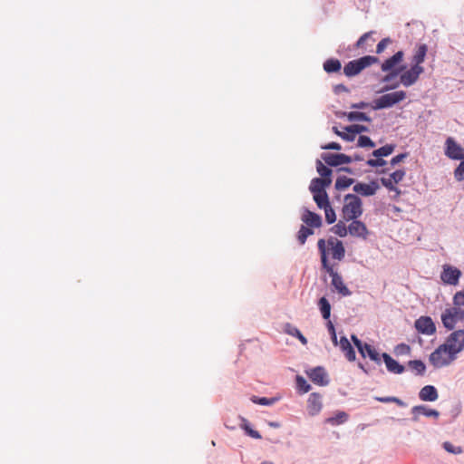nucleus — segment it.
<instances>
[{"instance_id":"obj_1","label":"nucleus","mask_w":464,"mask_h":464,"mask_svg":"<svg viewBox=\"0 0 464 464\" xmlns=\"http://www.w3.org/2000/svg\"><path fill=\"white\" fill-rule=\"evenodd\" d=\"M317 246L321 256L322 267L331 276V285L334 290L343 296L351 295L352 292L344 284L342 276L334 268V266L330 264L328 260V252L327 247H325V240L323 238L319 239Z\"/></svg>"},{"instance_id":"obj_2","label":"nucleus","mask_w":464,"mask_h":464,"mask_svg":"<svg viewBox=\"0 0 464 464\" xmlns=\"http://www.w3.org/2000/svg\"><path fill=\"white\" fill-rule=\"evenodd\" d=\"M362 202L358 196L348 194L344 197V204L342 208L343 220L350 221L357 219L362 215Z\"/></svg>"},{"instance_id":"obj_3","label":"nucleus","mask_w":464,"mask_h":464,"mask_svg":"<svg viewBox=\"0 0 464 464\" xmlns=\"http://www.w3.org/2000/svg\"><path fill=\"white\" fill-rule=\"evenodd\" d=\"M377 63H379V59L377 57L366 55L347 63L343 67V73L347 77H353L359 74L365 68Z\"/></svg>"},{"instance_id":"obj_4","label":"nucleus","mask_w":464,"mask_h":464,"mask_svg":"<svg viewBox=\"0 0 464 464\" xmlns=\"http://www.w3.org/2000/svg\"><path fill=\"white\" fill-rule=\"evenodd\" d=\"M457 356L442 343L430 355V362L435 368H441L452 362Z\"/></svg>"},{"instance_id":"obj_5","label":"nucleus","mask_w":464,"mask_h":464,"mask_svg":"<svg viewBox=\"0 0 464 464\" xmlns=\"http://www.w3.org/2000/svg\"><path fill=\"white\" fill-rule=\"evenodd\" d=\"M406 98V92L404 91H397L390 93H386L375 100L373 109H384L390 108L396 103L401 102Z\"/></svg>"},{"instance_id":"obj_6","label":"nucleus","mask_w":464,"mask_h":464,"mask_svg":"<svg viewBox=\"0 0 464 464\" xmlns=\"http://www.w3.org/2000/svg\"><path fill=\"white\" fill-rule=\"evenodd\" d=\"M444 344L453 354L457 356L458 353L464 350V330L452 332L447 337Z\"/></svg>"},{"instance_id":"obj_7","label":"nucleus","mask_w":464,"mask_h":464,"mask_svg":"<svg viewBox=\"0 0 464 464\" xmlns=\"http://www.w3.org/2000/svg\"><path fill=\"white\" fill-rule=\"evenodd\" d=\"M352 340L363 358L368 356L377 364H381L382 357L373 346L368 343H362L355 335H352Z\"/></svg>"},{"instance_id":"obj_8","label":"nucleus","mask_w":464,"mask_h":464,"mask_svg":"<svg viewBox=\"0 0 464 464\" xmlns=\"http://www.w3.org/2000/svg\"><path fill=\"white\" fill-rule=\"evenodd\" d=\"M464 320V314L455 306L446 308L441 314V322L445 328L453 330L458 322Z\"/></svg>"},{"instance_id":"obj_9","label":"nucleus","mask_w":464,"mask_h":464,"mask_svg":"<svg viewBox=\"0 0 464 464\" xmlns=\"http://www.w3.org/2000/svg\"><path fill=\"white\" fill-rule=\"evenodd\" d=\"M461 276V271L450 265H443L440 279L443 283L450 285H457Z\"/></svg>"},{"instance_id":"obj_10","label":"nucleus","mask_w":464,"mask_h":464,"mask_svg":"<svg viewBox=\"0 0 464 464\" xmlns=\"http://www.w3.org/2000/svg\"><path fill=\"white\" fill-rule=\"evenodd\" d=\"M424 72V68L422 66H411V68L408 71H405L402 72L400 76V82L401 83L405 86L409 87L414 84L420 75Z\"/></svg>"},{"instance_id":"obj_11","label":"nucleus","mask_w":464,"mask_h":464,"mask_svg":"<svg viewBox=\"0 0 464 464\" xmlns=\"http://www.w3.org/2000/svg\"><path fill=\"white\" fill-rule=\"evenodd\" d=\"M328 247L332 257L335 260L342 261L345 256V248L341 240L331 237L325 241V247Z\"/></svg>"},{"instance_id":"obj_12","label":"nucleus","mask_w":464,"mask_h":464,"mask_svg":"<svg viewBox=\"0 0 464 464\" xmlns=\"http://www.w3.org/2000/svg\"><path fill=\"white\" fill-rule=\"evenodd\" d=\"M445 145V154L447 157L452 160H464V150L453 138L449 137L446 140Z\"/></svg>"},{"instance_id":"obj_13","label":"nucleus","mask_w":464,"mask_h":464,"mask_svg":"<svg viewBox=\"0 0 464 464\" xmlns=\"http://www.w3.org/2000/svg\"><path fill=\"white\" fill-rule=\"evenodd\" d=\"M416 330L426 335H431L436 332V325L430 316H420L415 321Z\"/></svg>"},{"instance_id":"obj_14","label":"nucleus","mask_w":464,"mask_h":464,"mask_svg":"<svg viewBox=\"0 0 464 464\" xmlns=\"http://www.w3.org/2000/svg\"><path fill=\"white\" fill-rule=\"evenodd\" d=\"M322 159L325 161V163L329 166L336 167L343 164H348L353 161V158L351 156L339 153H324L322 154Z\"/></svg>"},{"instance_id":"obj_15","label":"nucleus","mask_w":464,"mask_h":464,"mask_svg":"<svg viewBox=\"0 0 464 464\" xmlns=\"http://www.w3.org/2000/svg\"><path fill=\"white\" fill-rule=\"evenodd\" d=\"M350 221L351 223L348 226V233L352 237L366 239L369 235V230L366 225L358 219H353Z\"/></svg>"},{"instance_id":"obj_16","label":"nucleus","mask_w":464,"mask_h":464,"mask_svg":"<svg viewBox=\"0 0 464 464\" xmlns=\"http://www.w3.org/2000/svg\"><path fill=\"white\" fill-rule=\"evenodd\" d=\"M380 186L377 181L373 180L370 183H357L353 186V191L364 197L372 196L379 189Z\"/></svg>"},{"instance_id":"obj_17","label":"nucleus","mask_w":464,"mask_h":464,"mask_svg":"<svg viewBox=\"0 0 464 464\" xmlns=\"http://www.w3.org/2000/svg\"><path fill=\"white\" fill-rule=\"evenodd\" d=\"M322 397L319 393L314 392L310 394L307 401V411L310 415L314 416L322 410Z\"/></svg>"},{"instance_id":"obj_18","label":"nucleus","mask_w":464,"mask_h":464,"mask_svg":"<svg viewBox=\"0 0 464 464\" xmlns=\"http://www.w3.org/2000/svg\"><path fill=\"white\" fill-rule=\"evenodd\" d=\"M411 413L413 415V420H415V421H417L419 420L420 415H424L427 417H434V418H438L440 415L438 411L430 409L425 405L414 406L411 409Z\"/></svg>"},{"instance_id":"obj_19","label":"nucleus","mask_w":464,"mask_h":464,"mask_svg":"<svg viewBox=\"0 0 464 464\" xmlns=\"http://www.w3.org/2000/svg\"><path fill=\"white\" fill-rule=\"evenodd\" d=\"M302 221L310 227H320L322 226L321 217L308 209L304 210L302 216Z\"/></svg>"},{"instance_id":"obj_20","label":"nucleus","mask_w":464,"mask_h":464,"mask_svg":"<svg viewBox=\"0 0 464 464\" xmlns=\"http://www.w3.org/2000/svg\"><path fill=\"white\" fill-rule=\"evenodd\" d=\"M311 381L319 385H326L328 381L326 380V372L323 367H316L307 372Z\"/></svg>"},{"instance_id":"obj_21","label":"nucleus","mask_w":464,"mask_h":464,"mask_svg":"<svg viewBox=\"0 0 464 464\" xmlns=\"http://www.w3.org/2000/svg\"><path fill=\"white\" fill-rule=\"evenodd\" d=\"M382 357L385 362L386 368L389 372L401 374L404 372V366L400 364L397 361L392 358L388 353H383Z\"/></svg>"},{"instance_id":"obj_22","label":"nucleus","mask_w":464,"mask_h":464,"mask_svg":"<svg viewBox=\"0 0 464 464\" xmlns=\"http://www.w3.org/2000/svg\"><path fill=\"white\" fill-rule=\"evenodd\" d=\"M404 53L402 51H399L394 53L392 57L385 60L382 64V72H390L395 69L396 65L400 63L403 59Z\"/></svg>"},{"instance_id":"obj_23","label":"nucleus","mask_w":464,"mask_h":464,"mask_svg":"<svg viewBox=\"0 0 464 464\" xmlns=\"http://www.w3.org/2000/svg\"><path fill=\"white\" fill-rule=\"evenodd\" d=\"M419 397L423 401H435L438 397L437 389L433 385H426L420 389Z\"/></svg>"},{"instance_id":"obj_24","label":"nucleus","mask_w":464,"mask_h":464,"mask_svg":"<svg viewBox=\"0 0 464 464\" xmlns=\"http://www.w3.org/2000/svg\"><path fill=\"white\" fill-rule=\"evenodd\" d=\"M332 183V179H323L320 178H314L312 179L309 189L312 194L322 193L325 191V188Z\"/></svg>"},{"instance_id":"obj_25","label":"nucleus","mask_w":464,"mask_h":464,"mask_svg":"<svg viewBox=\"0 0 464 464\" xmlns=\"http://www.w3.org/2000/svg\"><path fill=\"white\" fill-rule=\"evenodd\" d=\"M340 347L348 361L353 362L355 360V352L346 337L343 336L341 338Z\"/></svg>"},{"instance_id":"obj_26","label":"nucleus","mask_w":464,"mask_h":464,"mask_svg":"<svg viewBox=\"0 0 464 464\" xmlns=\"http://www.w3.org/2000/svg\"><path fill=\"white\" fill-rule=\"evenodd\" d=\"M428 47L426 44H419L412 56L413 66H421L420 64L424 62L427 54Z\"/></svg>"},{"instance_id":"obj_27","label":"nucleus","mask_w":464,"mask_h":464,"mask_svg":"<svg viewBox=\"0 0 464 464\" xmlns=\"http://www.w3.org/2000/svg\"><path fill=\"white\" fill-rule=\"evenodd\" d=\"M347 420L348 414L346 412L338 411L334 416L327 418L325 422L332 426H337L346 422Z\"/></svg>"},{"instance_id":"obj_28","label":"nucleus","mask_w":464,"mask_h":464,"mask_svg":"<svg viewBox=\"0 0 464 464\" xmlns=\"http://www.w3.org/2000/svg\"><path fill=\"white\" fill-rule=\"evenodd\" d=\"M342 64L338 59H328L324 63V70L328 72H337L341 70Z\"/></svg>"},{"instance_id":"obj_29","label":"nucleus","mask_w":464,"mask_h":464,"mask_svg":"<svg viewBox=\"0 0 464 464\" xmlns=\"http://www.w3.org/2000/svg\"><path fill=\"white\" fill-rule=\"evenodd\" d=\"M318 305L324 319L328 320L331 315V304L328 300L324 296L318 301Z\"/></svg>"},{"instance_id":"obj_30","label":"nucleus","mask_w":464,"mask_h":464,"mask_svg":"<svg viewBox=\"0 0 464 464\" xmlns=\"http://www.w3.org/2000/svg\"><path fill=\"white\" fill-rule=\"evenodd\" d=\"M345 220H339L337 224H335L332 228V232L335 235L344 237L348 233V227L345 225Z\"/></svg>"},{"instance_id":"obj_31","label":"nucleus","mask_w":464,"mask_h":464,"mask_svg":"<svg viewBox=\"0 0 464 464\" xmlns=\"http://www.w3.org/2000/svg\"><path fill=\"white\" fill-rule=\"evenodd\" d=\"M313 198L319 208H324L326 205L330 204L326 191L313 194Z\"/></svg>"},{"instance_id":"obj_32","label":"nucleus","mask_w":464,"mask_h":464,"mask_svg":"<svg viewBox=\"0 0 464 464\" xmlns=\"http://www.w3.org/2000/svg\"><path fill=\"white\" fill-rule=\"evenodd\" d=\"M394 150V145L387 144L382 146L372 152V156L375 158L387 157L391 155Z\"/></svg>"},{"instance_id":"obj_33","label":"nucleus","mask_w":464,"mask_h":464,"mask_svg":"<svg viewBox=\"0 0 464 464\" xmlns=\"http://www.w3.org/2000/svg\"><path fill=\"white\" fill-rule=\"evenodd\" d=\"M313 227L302 226L298 231L297 239L300 245H304L307 237L314 234Z\"/></svg>"},{"instance_id":"obj_34","label":"nucleus","mask_w":464,"mask_h":464,"mask_svg":"<svg viewBox=\"0 0 464 464\" xmlns=\"http://www.w3.org/2000/svg\"><path fill=\"white\" fill-rule=\"evenodd\" d=\"M453 306L464 314V289L457 292L453 296Z\"/></svg>"},{"instance_id":"obj_35","label":"nucleus","mask_w":464,"mask_h":464,"mask_svg":"<svg viewBox=\"0 0 464 464\" xmlns=\"http://www.w3.org/2000/svg\"><path fill=\"white\" fill-rule=\"evenodd\" d=\"M346 117L350 121H371L370 117L360 111H350L346 114Z\"/></svg>"},{"instance_id":"obj_36","label":"nucleus","mask_w":464,"mask_h":464,"mask_svg":"<svg viewBox=\"0 0 464 464\" xmlns=\"http://www.w3.org/2000/svg\"><path fill=\"white\" fill-rule=\"evenodd\" d=\"M316 170L323 179H332V169L324 166L321 160L316 161Z\"/></svg>"},{"instance_id":"obj_37","label":"nucleus","mask_w":464,"mask_h":464,"mask_svg":"<svg viewBox=\"0 0 464 464\" xmlns=\"http://www.w3.org/2000/svg\"><path fill=\"white\" fill-rule=\"evenodd\" d=\"M353 183V179L346 176H341L335 181V188L338 190H343L349 188Z\"/></svg>"},{"instance_id":"obj_38","label":"nucleus","mask_w":464,"mask_h":464,"mask_svg":"<svg viewBox=\"0 0 464 464\" xmlns=\"http://www.w3.org/2000/svg\"><path fill=\"white\" fill-rule=\"evenodd\" d=\"M409 367L415 371L417 374L422 375L425 372L426 366L420 360H413L409 362Z\"/></svg>"},{"instance_id":"obj_39","label":"nucleus","mask_w":464,"mask_h":464,"mask_svg":"<svg viewBox=\"0 0 464 464\" xmlns=\"http://www.w3.org/2000/svg\"><path fill=\"white\" fill-rule=\"evenodd\" d=\"M296 386L297 389L303 393L308 392L311 389V386L307 383L306 380L299 375L296 376Z\"/></svg>"},{"instance_id":"obj_40","label":"nucleus","mask_w":464,"mask_h":464,"mask_svg":"<svg viewBox=\"0 0 464 464\" xmlns=\"http://www.w3.org/2000/svg\"><path fill=\"white\" fill-rule=\"evenodd\" d=\"M323 209L324 210L326 222L328 224L334 223L336 220V215L331 205H326V207H324Z\"/></svg>"},{"instance_id":"obj_41","label":"nucleus","mask_w":464,"mask_h":464,"mask_svg":"<svg viewBox=\"0 0 464 464\" xmlns=\"http://www.w3.org/2000/svg\"><path fill=\"white\" fill-rule=\"evenodd\" d=\"M344 130L348 132H353L354 138L356 137V134L368 131V128L366 126L360 124L347 126L344 128Z\"/></svg>"},{"instance_id":"obj_42","label":"nucleus","mask_w":464,"mask_h":464,"mask_svg":"<svg viewBox=\"0 0 464 464\" xmlns=\"http://www.w3.org/2000/svg\"><path fill=\"white\" fill-rule=\"evenodd\" d=\"M375 400L378 401H381V402H384V403L394 402V403H396L400 407H405L406 406L404 401H402L401 399H399L397 397H393V396H391V397H375Z\"/></svg>"},{"instance_id":"obj_43","label":"nucleus","mask_w":464,"mask_h":464,"mask_svg":"<svg viewBox=\"0 0 464 464\" xmlns=\"http://www.w3.org/2000/svg\"><path fill=\"white\" fill-rule=\"evenodd\" d=\"M242 428L245 430L246 433L254 438V439H261V435L257 430H253L249 424L246 422V420H244V424L242 425Z\"/></svg>"},{"instance_id":"obj_44","label":"nucleus","mask_w":464,"mask_h":464,"mask_svg":"<svg viewBox=\"0 0 464 464\" xmlns=\"http://www.w3.org/2000/svg\"><path fill=\"white\" fill-rule=\"evenodd\" d=\"M358 146L362 148H373L375 143L368 136H360L358 139Z\"/></svg>"},{"instance_id":"obj_45","label":"nucleus","mask_w":464,"mask_h":464,"mask_svg":"<svg viewBox=\"0 0 464 464\" xmlns=\"http://www.w3.org/2000/svg\"><path fill=\"white\" fill-rule=\"evenodd\" d=\"M443 449L446 451H448L450 453H453V454H460V453H462L461 447L454 446L452 443H450L449 441H445L443 443Z\"/></svg>"},{"instance_id":"obj_46","label":"nucleus","mask_w":464,"mask_h":464,"mask_svg":"<svg viewBox=\"0 0 464 464\" xmlns=\"http://www.w3.org/2000/svg\"><path fill=\"white\" fill-rule=\"evenodd\" d=\"M252 401H253V402L260 404V405H272L276 402V398H266V397L258 398V397L254 396Z\"/></svg>"},{"instance_id":"obj_47","label":"nucleus","mask_w":464,"mask_h":464,"mask_svg":"<svg viewBox=\"0 0 464 464\" xmlns=\"http://www.w3.org/2000/svg\"><path fill=\"white\" fill-rule=\"evenodd\" d=\"M460 160L461 162L454 170V177L458 181H461L464 179V159Z\"/></svg>"},{"instance_id":"obj_48","label":"nucleus","mask_w":464,"mask_h":464,"mask_svg":"<svg viewBox=\"0 0 464 464\" xmlns=\"http://www.w3.org/2000/svg\"><path fill=\"white\" fill-rule=\"evenodd\" d=\"M381 182L389 190L399 192L398 188L394 186L395 182H393V180L390 177L389 178H382Z\"/></svg>"},{"instance_id":"obj_49","label":"nucleus","mask_w":464,"mask_h":464,"mask_svg":"<svg viewBox=\"0 0 464 464\" xmlns=\"http://www.w3.org/2000/svg\"><path fill=\"white\" fill-rule=\"evenodd\" d=\"M404 176H405V171L402 169H398V170L392 172L390 175V178L393 180V182H395V184H397L403 179Z\"/></svg>"},{"instance_id":"obj_50","label":"nucleus","mask_w":464,"mask_h":464,"mask_svg":"<svg viewBox=\"0 0 464 464\" xmlns=\"http://www.w3.org/2000/svg\"><path fill=\"white\" fill-rule=\"evenodd\" d=\"M392 43V40L390 38H383L382 41L379 42L376 47V53H382L385 48Z\"/></svg>"},{"instance_id":"obj_51","label":"nucleus","mask_w":464,"mask_h":464,"mask_svg":"<svg viewBox=\"0 0 464 464\" xmlns=\"http://www.w3.org/2000/svg\"><path fill=\"white\" fill-rule=\"evenodd\" d=\"M366 164L371 167H382L386 164V161L382 158H376L368 160Z\"/></svg>"},{"instance_id":"obj_52","label":"nucleus","mask_w":464,"mask_h":464,"mask_svg":"<svg viewBox=\"0 0 464 464\" xmlns=\"http://www.w3.org/2000/svg\"><path fill=\"white\" fill-rule=\"evenodd\" d=\"M411 351V348L408 344L401 343L396 346L395 352L397 354H408Z\"/></svg>"},{"instance_id":"obj_53","label":"nucleus","mask_w":464,"mask_h":464,"mask_svg":"<svg viewBox=\"0 0 464 464\" xmlns=\"http://www.w3.org/2000/svg\"><path fill=\"white\" fill-rule=\"evenodd\" d=\"M289 334L293 336L297 337L303 344L307 343L306 338L302 334V333L297 328H293V330L290 331Z\"/></svg>"},{"instance_id":"obj_54","label":"nucleus","mask_w":464,"mask_h":464,"mask_svg":"<svg viewBox=\"0 0 464 464\" xmlns=\"http://www.w3.org/2000/svg\"><path fill=\"white\" fill-rule=\"evenodd\" d=\"M327 329L331 334L333 343L334 344H337V336H336V333H335V328L331 321L327 322Z\"/></svg>"},{"instance_id":"obj_55","label":"nucleus","mask_w":464,"mask_h":464,"mask_svg":"<svg viewBox=\"0 0 464 464\" xmlns=\"http://www.w3.org/2000/svg\"><path fill=\"white\" fill-rule=\"evenodd\" d=\"M372 34V32H368V33H365L364 34H362L359 40L357 41L356 43V47L357 48H362L363 47V44L364 43L367 41V39H369L371 37V34Z\"/></svg>"},{"instance_id":"obj_56","label":"nucleus","mask_w":464,"mask_h":464,"mask_svg":"<svg viewBox=\"0 0 464 464\" xmlns=\"http://www.w3.org/2000/svg\"><path fill=\"white\" fill-rule=\"evenodd\" d=\"M321 149L323 150H340L342 149L341 145L337 142H330L325 145H322Z\"/></svg>"},{"instance_id":"obj_57","label":"nucleus","mask_w":464,"mask_h":464,"mask_svg":"<svg viewBox=\"0 0 464 464\" xmlns=\"http://www.w3.org/2000/svg\"><path fill=\"white\" fill-rule=\"evenodd\" d=\"M407 157V154L406 153H401V154H399L395 157H393L392 160H391V165L392 166H395L397 165L398 163H400L401 161H402L405 158Z\"/></svg>"},{"instance_id":"obj_58","label":"nucleus","mask_w":464,"mask_h":464,"mask_svg":"<svg viewBox=\"0 0 464 464\" xmlns=\"http://www.w3.org/2000/svg\"><path fill=\"white\" fill-rule=\"evenodd\" d=\"M340 137L346 140V141H353L354 140V135L353 134V132H348V131H343L340 135Z\"/></svg>"},{"instance_id":"obj_59","label":"nucleus","mask_w":464,"mask_h":464,"mask_svg":"<svg viewBox=\"0 0 464 464\" xmlns=\"http://www.w3.org/2000/svg\"><path fill=\"white\" fill-rule=\"evenodd\" d=\"M403 68H404V67H401V68H400V70H396L395 72H392V73H390V74H387V75L384 77L383 81H384V82H388V81H390L392 77H394L395 75H397V74H398V73H399V72H400Z\"/></svg>"},{"instance_id":"obj_60","label":"nucleus","mask_w":464,"mask_h":464,"mask_svg":"<svg viewBox=\"0 0 464 464\" xmlns=\"http://www.w3.org/2000/svg\"><path fill=\"white\" fill-rule=\"evenodd\" d=\"M367 106H368V103L361 102H358V103L352 104L351 107L354 108V109H363V108H366Z\"/></svg>"},{"instance_id":"obj_61","label":"nucleus","mask_w":464,"mask_h":464,"mask_svg":"<svg viewBox=\"0 0 464 464\" xmlns=\"http://www.w3.org/2000/svg\"><path fill=\"white\" fill-rule=\"evenodd\" d=\"M353 158V160H355V161H361V160H363V157L358 155V154H354L353 156H351Z\"/></svg>"},{"instance_id":"obj_62","label":"nucleus","mask_w":464,"mask_h":464,"mask_svg":"<svg viewBox=\"0 0 464 464\" xmlns=\"http://www.w3.org/2000/svg\"><path fill=\"white\" fill-rule=\"evenodd\" d=\"M334 132L340 137L343 131H340L337 127H333Z\"/></svg>"},{"instance_id":"obj_63","label":"nucleus","mask_w":464,"mask_h":464,"mask_svg":"<svg viewBox=\"0 0 464 464\" xmlns=\"http://www.w3.org/2000/svg\"><path fill=\"white\" fill-rule=\"evenodd\" d=\"M340 170H343V171H345V172H348V173H352V170L350 168H341Z\"/></svg>"},{"instance_id":"obj_64","label":"nucleus","mask_w":464,"mask_h":464,"mask_svg":"<svg viewBox=\"0 0 464 464\" xmlns=\"http://www.w3.org/2000/svg\"><path fill=\"white\" fill-rule=\"evenodd\" d=\"M269 425L271 427H274V428H278L279 427V423H277V422H270Z\"/></svg>"}]
</instances>
